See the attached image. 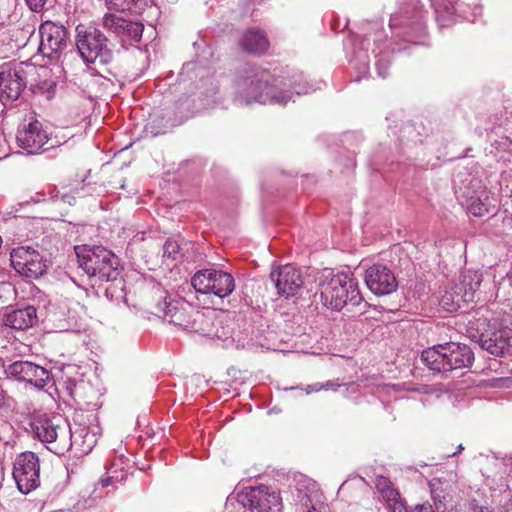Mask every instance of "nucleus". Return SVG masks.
<instances>
[{"instance_id": "nucleus-11", "label": "nucleus", "mask_w": 512, "mask_h": 512, "mask_svg": "<svg viewBox=\"0 0 512 512\" xmlns=\"http://www.w3.org/2000/svg\"><path fill=\"white\" fill-rule=\"evenodd\" d=\"M13 268L22 276L37 279L43 275L47 265L42 255L28 246L14 248L10 254Z\"/></svg>"}, {"instance_id": "nucleus-4", "label": "nucleus", "mask_w": 512, "mask_h": 512, "mask_svg": "<svg viewBox=\"0 0 512 512\" xmlns=\"http://www.w3.org/2000/svg\"><path fill=\"white\" fill-rule=\"evenodd\" d=\"M455 196L461 207L474 217H483L496 212L497 201L494 194L487 190L477 178L465 179L455 189Z\"/></svg>"}, {"instance_id": "nucleus-2", "label": "nucleus", "mask_w": 512, "mask_h": 512, "mask_svg": "<svg viewBox=\"0 0 512 512\" xmlns=\"http://www.w3.org/2000/svg\"><path fill=\"white\" fill-rule=\"evenodd\" d=\"M140 290L142 299L138 305L141 309L185 330L194 332L204 331L199 324L203 323L205 317L199 311L190 315L183 305H178V303L167 304L164 291L159 286H153L150 289L141 287Z\"/></svg>"}, {"instance_id": "nucleus-1", "label": "nucleus", "mask_w": 512, "mask_h": 512, "mask_svg": "<svg viewBox=\"0 0 512 512\" xmlns=\"http://www.w3.org/2000/svg\"><path fill=\"white\" fill-rule=\"evenodd\" d=\"M319 293L323 305L332 310L346 308L351 313L365 312L367 303H364L357 280L350 273L326 277L319 285Z\"/></svg>"}, {"instance_id": "nucleus-37", "label": "nucleus", "mask_w": 512, "mask_h": 512, "mask_svg": "<svg viewBox=\"0 0 512 512\" xmlns=\"http://www.w3.org/2000/svg\"><path fill=\"white\" fill-rule=\"evenodd\" d=\"M464 450V446L462 444H459L456 448V451L450 454V457H453L457 455L458 453L462 452Z\"/></svg>"}, {"instance_id": "nucleus-17", "label": "nucleus", "mask_w": 512, "mask_h": 512, "mask_svg": "<svg viewBox=\"0 0 512 512\" xmlns=\"http://www.w3.org/2000/svg\"><path fill=\"white\" fill-rule=\"evenodd\" d=\"M482 282V274L478 271L465 270L459 277V283H457L450 292V312L452 307L456 305L461 306V303H468L473 301L474 293L478 290Z\"/></svg>"}, {"instance_id": "nucleus-19", "label": "nucleus", "mask_w": 512, "mask_h": 512, "mask_svg": "<svg viewBox=\"0 0 512 512\" xmlns=\"http://www.w3.org/2000/svg\"><path fill=\"white\" fill-rule=\"evenodd\" d=\"M482 349L496 357L512 355V327L500 325L496 321L489 335L483 341Z\"/></svg>"}, {"instance_id": "nucleus-23", "label": "nucleus", "mask_w": 512, "mask_h": 512, "mask_svg": "<svg viewBox=\"0 0 512 512\" xmlns=\"http://www.w3.org/2000/svg\"><path fill=\"white\" fill-rule=\"evenodd\" d=\"M240 46L248 53L262 54L267 51L269 41L262 31L250 29L243 34L240 40Z\"/></svg>"}, {"instance_id": "nucleus-25", "label": "nucleus", "mask_w": 512, "mask_h": 512, "mask_svg": "<svg viewBox=\"0 0 512 512\" xmlns=\"http://www.w3.org/2000/svg\"><path fill=\"white\" fill-rule=\"evenodd\" d=\"M481 0H456L450 1V16L457 15L470 22H475L482 14Z\"/></svg>"}, {"instance_id": "nucleus-39", "label": "nucleus", "mask_w": 512, "mask_h": 512, "mask_svg": "<svg viewBox=\"0 0 512 512\" xmlns=\"http://www.w3.org/2000/svg\"><path fill=\"white\" fill-rule=\"evenodd\" d=\"M476 512H491L488 507H484V506H479V507H476Z\"/></svg>"}, {"instance_id": "nucleus-28", "label": "nucleus", "mask_w": 512, "mask_h": 512, "mask_svg": "<svg viewBox=\"0 0 512 512\" xmlns=\"http://www.w3.org/2000/svg\"><path fill=\"white\" fill-rule=\"evenodd\" d=\"M430 489L435 502L442 503L446 500L447 487L445 481H441L440 478H433L430 481Z\"/></svg>"}, {"instance_id": "nucleus-40", "label": "nucleus", "mask_w": 512, "mask_h": 512, "mask_svg": "<svg viewBox=\"0 0 512 512\" xmlns=\"http://www.w3.org/2000/svg\"><path fill=\"white\" fill-rule=\"evenodd\" d=\"M503 144L506 146V149H509V146L511 145V143L508 141V138L504 139Z\"/></svg>"}, {"instance_id": "nucleus-32", "label": "nucleus", "mask_w": 512, "mask_h": 512, "mask_svg": "<svg viewBox=\"0 0 512 512\" xmlns=\"http://www.w3.org/2000/svg\"><path fill=\"white\" fill-rule=\"evenodd\" d=\"M105 2L110 9L123 11L130 8L133 0H105Z\"/></svg>"}, {"instance_id": "nucleus-38", "label": "nucleus", "mask_w": 512, "mask_h": 512, "mask_svg": "<svg viewBox=\"0 0 512 512\" xmlns=\"http://www.w3.org/2000/svg\"><path fill=\"white\" fill-rule=\"evenodd\" d=\"M334 386H335L334 384H332V383L328 382V383H326L325 385L321 386L320 388H316L315 390H317V391H318V390H320V389H322V388H323V389L334 388Z\"/></svg>"}, {"instance_id": "nucleus-12", "label": "nucleus", "mask_w": 512, "mask_h": 512, "mask_svg": "<svg viewBox=\"0 0 512 512\" xmlns=\"http://www.w3.org/2000/svg\"><path fill=\"white\" fill-rule=\"evenodd\" d=\"M241 497L251 512H281L283 508L280 494L267 486L252 488Z\"/></svg>"}, {"instance_id": "nucleus-27", "label": "nucleus", "mask_w": 512, "mask_h": 512, "mask_svg": "<svg viewBox=\"0 0 512 512\" xmlns=\"http://www.w3.org/2000/svg\"><path fill=\"white\" fill-rule=\"evenodd\" d=\"M375 486L377 490L382 494L383 498H385L388 502H394V505L397 504L398 492L390 487V481L386 477H378L376 479Z\"/></svg>"}, {"instance_id": "nucleus-13", "label": "nucleus", "mask_w": 512, "mask_h": 512, "mask_svg": "<svg viewBox=\"0 0 512 512\" xmlns=\"http://www.w3.org/2000/svg\"><path fill=\"white\" fill-rule=\"evenodd\" d=\"M6 373L9 377L27 382L38 389L44 388L50 380L48 370L29 361L13 362L6 369Z\"/></svg>"}, {"instance_id": "nucleus-36", "label": "nucleus", "mask_w": 512, "mask_h": 512, "mask_svg": "<svg viewBox=\"0 0 512 512\" xmlns=\"http://www.w3.org/2000/svg\"><path fill=\"white\" fill-rule=\"evenodd\" d=\"M487 459H488V461H492V462H494L495 464H501V465H505V466H507V462H508V461H509V462H511V461H512V458H508V459L503 458L501 461H499V459H498V458H496V457H492L491 459L487 458Z\"/></svg>"}, {"instance_id": "nucleus-22", "label": "nucleus", "mask_w": 512, "mask_h": 512, "mask_svg": "<svg viewBox=\"0 0 512 512\" xmlns=\"http://www.w3.org/2000/svg\"><path fill=\"white\" fill-rule=\"evenodd\" d=\"M35 321L36 309L32 306L13 310L3 316L4 325L16 330L27 329L31 327Z\"/></svg>"}, {"instance_id": "nucleus-9", "label": "nucleus", "mask_w": 512, "mask_h": 512, "mask_svg": "<svg viewBox=\"0 0 512 512\" xmlns=\"http://www.w3.org/2000/svg\"><path fill=\"white\" fill-rule=\"evenodd\" d=\"M488 314L487 309L458 314L454 316L456 330L461 334H465L471 341L478 343L482 348L484 339L493 328V323H491Z\"/></svg>"}, {"instance_id": "nucleus-26", "label": "nucleus", "mask_w": 512, "mask_h": 512, "mask_svg": "<svg viewBox=\"0 0 512 512\" xmlns=\"http://www.w3.org/2000/svg\"><path fill=\"white\" fill-rule=\"evenodd\" d=\"M445 346L438 345L428 348L422 352V361L432 371L444 372L448 364L447 354L440 350H445Z\"/></svg>"}, {"instance_id": "nucleus-24", "label": "nucleus", "mask_w": 512, "mask_h": 512, "mask_svg": "<svg viewBox=\"0 0 512 512\" xmlns=\"http://www.w3.org/2000/svg\"><path fill=\"white\" fill-rule=\"evenodd\" d=\"M473 361L474 353L468 345L450 341V371L469 367Z\"/></svg>"}, {"instance_id": "nucleus-33", "label": "nucleus", "mask_w": 512, "mask_h": 512, "mask_svg": "<svg viewBox=\"0 0 512 512\" xmlns=\"http://www.w3.org/2000/svg\"><path fill=\"white\" fill-rule=\"evenodd\" d=\"M25 2L33 12L38 13L44 9L47 0H25Z\"/></svg>"}, {"instance_id": "nucleus-42", "label": "nucleus", "mask_w": 512, "mask_h": 512, "mask_svg": "<svg viewBox=\"0 0 512 512\" xmlns=\"http://www.w3.org/2000/svg\"><path fill=\"white\" fill-rule=\"evenodd\" d=\"M55 147V144L51 143L49 147H47L46 149H50V148H53Z\"/></svg>"}, {"instance_id": "nucleus-29", "label": "nucleus", "mask_w": 512, "mask_h": 512, "mask_svg": "<svg viewBox=\"0 0 512 512\" xmlns=\"http://www.w3.org/2000/svg\"><path fill=\"white\" fill-rule=\"evenodd\" d=\"M182 243L175 239H168L163 247V257L169 260H176L180 256Z\"/></svg>"}, {"instance_id": "nucleus-44", "label": "nucleus", "mask_w": 512, "mask_h": 512, "mask_svg": "<svg viewBox=\"0 0 512 512\" xmlns=\"http://www.w3.org/2000/svg\"><path fill=\"white\" fill-rule=\"evenodd\" d=\"M182 244L184 243V245H187V242H184V240H181L180 241Z\"/></svg>"}, {"instance_id": "nucleus-30", "label": "nucleus", "mask_w": 512, "mask_h": 512, "mask_svg": "<svg viewBox=\"0 0 512 512\" xmlns=\"http://www.w3.org/2000/svg\"><path fill=\"white\" fill-rule=\"evenodd\" d=\"M59 387L71 398H75L76 380L64 371L58 378Z\"/></svg>"}, {"instance_id": "nucleus-20", "label": "nucleus", "mask_w": 512, "mask_h": 512, "mask_svg": "<svg viewBox=\"0 0 512 512\" xmlns=\"http://www.w3.org/2000/svg\"><path fill=\"white\" fill-rule=\"evenodd\" d=\"M40 50L43 54L51 56L66 47L67 30L61 24L45 21L40 25Z\"/></svg>"}, {"instance_id": "nucleus-34", "label": "nucleus", "mask_w": 512, "mask_h": 512, "mask_svg": "<svg viewBox=\"0 0 512 512\" xmlns=\"http://www.w3.org/2000/svg\"><path fill=\"white\" fill-rule=\"evenodd\" d=\"M9 400H10V398L7 395V393L4 391V389L2 387H0V411L9 408V406H10Z\"/></svg>"}, {"instance_id": "nucleus-15", "label": "nucleus", "mask_w": 512, "mask_h": 512, "mask_svg": "<svg viewBox=\"0 0 512 512\" xmlns=\"http://www.w3.org/2000/svg\"><path fill=\"white\" fill-rule=\"evenodd\" d=\"M270 278L275 284L277 293L286 298L296 295L304 284L301 271L290 264L272 271Z\"/></svg>"}, {"instance_id": "nucleus-43", "label": "nucleus", "mask_w": 512, "mask_h": 512, "mask_svg": "<svg viewBox=\"0 0 512 512\" xmlns=\"http://www.w3.org/2000/svg\"><path fill=\"white\" fill-rule=\"evenodd\" d=\"M459 246H460V248H462L463 243H462V242H461V243H459ZM459 251H461V249H459Z\"/></svg>"}, {"instance_id": "nucleus-3", "label": "nucleus", "mask_w": 512, "mask_h": 512, "mask_svg": "<svg viewBox=\"0 0 512 512\" xmlns=\"http://www.w3.org/2000/svg\"><path fill=\"white\" fill-rule=\"evenodd\" d=\"M79 266L90 277L111 281L116 278L118 261L114 254L102 246H75Z\"/></svg>"}, {"instance_id": "nucleus-41", "label": "nucleus", "mask_w": 512, "mask_h": 512, "mask_svg": "<svg viewBox=\"0 0 512 512\" xmlns=\"http://www.w3.org/2000/svg\"><path fill=\"white\" fill-rule=\"evenodd\" d=\"M306 512H319V511L315 507H311Z\"/></svg>"}, {"instance_id": "nucleus-7", "label": "nucleus", "mask_w": 512, "mask_h": 512, "mask_svg": "<svg viewBox=\"0 0 512 512\" xmlns=\"http://www.w3.org/2000/svg\"><path fill=\"white\" fill-rule=\"evenodd\" d=\"M274 77L268 70H259L252 76L245 78L239 86V99L241 103L265 104L274 97Z\"/></svg>"}, {"instance_id": "nucleus-18", "label": "nucleus", "mask_w": 512, "mask_h": 512, "mask_svg": "<svg viewBox=\"0 0 512 512\" xmlns=\"http://www.w3.org/2000/svg\"><path fill=\"white\" fill-rule=\"evenodd\" d=\"M102 25L107 31L114 33L123 42H139L144 30L142 23L126 20L112 13L104 15Z\"/></svg>"}, {"instance_id": "nucleus-10", "label": "nucleus", "mask_w": 512, "mask_h": 512, "mask_svg": "<svg viewBox=\"0 0 512 512\" xmlns=\"http://www.w3.org/2000/svg\"><path fill=\"white\" fill-rule=\"evenodd\" d=\"M39 459L33 452L21 453L14 462L13 478L19 491L28 494L39 485Z\"/></svg>"}, {"instance_id": "nucleus-31", "label": "nucleus", "mask_w": 512, "mask_h": 512, "mask_svg": "<svg viewBox=\"0 0 512 512\" xmlns=\"http://www.w3.org/2000/svg\"><path fill=\"white\" fill-rule=\"evenodd\" d=\"M14 294V289L10 283L0 282V306L9 304Z\"/></svg>"}, {"instance_id": "nucleus-5", "label": "nucleus", "mask_w": 512, "mask_h": 512, "mask_svg": "<svg viewBox=\"0 0 512 512\" xmlns=\"http://www.w3.org/2000/svg\"><path fill=\"white\" fill-rule=\"evenodd\" d=\"M108 39L96 27L79 24L76 27V47L86 63H95L99 60L102 64L113 61V53L107 47Z\"/></svg>"}, {"instance_id": "nucleus-35", "label": "nucleus", "mask_w": 512, "mask_h": 512, "mask_svg": "<svg viewBox=\"0 0 512 512\" xmlns=\"http://www.w3.org/2000/svg\"><path fill=\"white\" fill-rule=\"evenodd\" d=\"M408 512H434L430 504L416 505Z\"/></svg>"}, {"instance_id": "nucleus-21", "label": "nucleus", "mask_w": 512, "mask_h": 512, "mask_svg": "<svg viewBox=\"0 0 512 512\" xmlns=\"http://www.w3.org/2000/svg\"><path fill=\"white\" fill-rule=\"evenodd\" d=\"M26 83L20 71L6 68L0 71V101L6 105L19 98Z\"/></svg>"}, {"instance_id": "nucleus-14", "label": "nucleus", "mask_w": 512, "mask_h": 512, "mask_svg": "<svg viewBox=\"0 0 512 512\" xmlns=\"http://www.w3.org/2000/svg\"><path fill=\"white\" fill-rule=\"evenodd\" d=\"M365 283L368 289L377 296L391 294L398 287L394 273L382 264H374L366 270Z\"/></svg>"}, {"instance_id": "nucleus-8", "label": "nucleus", "mask_w": 512, "mask_h": 512, "mask_svg": "<svg viewBox=\"0 0 512 512\" xmlns=\"http://www.w3.org/2000/svg\"><path fill=\"white\" fill-rule=\"evenodd\" d=\"M191 285L198 293H212L222 299L234 291L235 280L230 273L216 269H202L193 275Z\"/></svg>"}, {"instance_id": "nucleus-6", "label": "nucleus", "mask_w": 512, "mask_h": 512, "mask_svg": "<svg viewBox=\"0 0 512 512\" xmlns=\"http://www.w3.org/2000/svg\"><path fill=\"white\" fill-rule=\"evenodd\" d=\"M37 438L44 443L51 444L56 454H62L72 445V432L69 424L60 418L39 420L34 424Z\"/></svg>"}, {"instance_id": "nucleus-16", "label": "nucleus", "mask_w": 512, "mask_h": 512, "mask_svg": "<svg viewBox=\"0 0 512 512\" xmlns=\"http://www.w3.org/2000/svg\"><path fill=\"white\" fill-rule=\"evenodd\" d=\"M16 140L20 148L34 154L49 144L51 139L43 124L39 120H34L18 129Z\"/></svg>"}]
</instances>
